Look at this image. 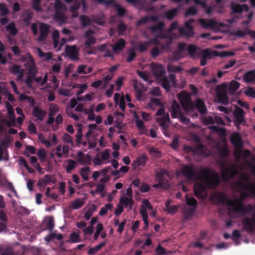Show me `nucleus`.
<instances>
[{
	"mask_svg": "<svg viewBox=\"0 0 255 255\" xmlns=\"http://www.w3.org/2000/svg\"><path fill=\"white\" fill-rule=\"evenodd\" d=\"M181 172L188 179H199L202 182H197L194 185V192L198 198H204L207 195V189H216L220 183L219 174L209 167H205L196 175V169L192 166L183 165Z\"/></svg>",
	"mask_w": 255,
	"mask_h": 255,
	"instance_id": "obj_1",
	"label": "nucleus"
},
{
	"mask_svg": "<svg viewBox=\"0 0 255 255\" xmlns=\"http://www.w3.org/2000/svg\"><path fill=\"white\" fill-rule=\"evenodd\" d=\"M227 205L232 207L229 210L234 213L251 214L253 212L251 217H245L243 220L242 224L247 232L252 233L255 231V205L253 206L249 204L245 206L241 200L235 198L234 200H228Z\"/></svg>",
	"mask_w": 255,
	"mask_h": 255,
	"instance_id": "obj_2",
	"label": "nucleus"
},
{
	"mask_svg": "<svg viewBox=\"0 0 255 255\" xmlns=\"http://www.w3.org/2000/svg\"><path fill=\"white\" fill-rule=\"evenodd\" d=\"M234 54L233 52L230 51L219 52L214 51L212 52L208 48L201 50V51L198 54L199 56H201L200 65L201 66L205 65L207 64V59L208 58H210L213 55L215 56H220L221 57H224L231 56Z\"/></svg>",
	"mask_w": 255,
	"mask_h": 255,
	"instance_id": "obj_3",
	"label": "nucleus"
},
{
	"mask_svg": "<svg viewBox=\"0 0 255 255\" xmlns=\"http://www.w3.org/2000/svg\"><path fill=\"white\" fill-rule=\"evenodd\" d=\"M250 177L246 173H243L239 176V180L237 181V187L245 191H249L255 195V182H250Z\"/></svg>",
	"mask_w": 255,
	"mask_h": 255,
	"instance_id": "obj_4",
	"label": "nucleus"
},
{
	"mask_svg": "<svg viewBox=\"0 0 255 255\" xmlns=\"http://www.w3.org/2000/svg\"><path fill=\"white\" fill-rule=\"evenodd\" d=\"M54 8L55 13L53 16L54 20L62 24L66 22L67 17L65 14L66 11V6L60 1V0H55L54 3Z\"/></svg>",
	"mask_w": 255,
	"mask_h": 255,
	"instance_id": "obj_5",
	"label": "nucleus"
},
{
	"mask_svg": "<svg viewBox=\"0 0 255 255\" xmlns=\"http://www.w3.org/2000/svg\"><path fill=\"white\" fill-rule=\"evenodd\" d=\"M179 102L186 112H192L194 109V105L191 100L190 95L186 91H181L178 95Z\"/></svg>",
	"mask_w": 255,
	"mask_h": 255,
	"instance_id": "obj_6",
	"label": "nucleus"
},
{
	"mask_svg": "<svg viewBox=\"0 0 255 255\" xmlns=\"http://www.w3.org/2000/svg\"><path fill=\"white\" fill-rule=\"evenodd\" d=\"M194 22L193 19H190L189 20L185 21L184 25L183 27H180L178 28L179 34L181 36L191 38L193 37L194 35V32L193 27L191 24Z\"/></svg>",
	"mask_w": 255,
	"mask_h": 255,
	"instance_id": "obj_7",
	"label": "nucleus"
},
{
	"mask_svg": "<svg viewBox=\"0 0 255 255\" xmlns=\"http://www.w3.org/2000/svg\"><path fill=\"white\" fill-rule=\"evenodd\" d=\"M133 201L131 197L128 198L126 196H123L120 198L119 203L117 205V208L115 211V215H120L124 211V206L125 207L129 206L130 210L132 209L133 205Z\"/></svg>",
	"mask_w": 255,
	"mask_h": 255,
	"instance_id": "obj_8",
	"label": "nucleus"
},
{
	"mask_svg": "<svg viewBox=\"0 0 255 255\" xmlns=\"http://www.w3.org/2000/svg\"><path fill=\"white\" fill-rule=\"evenodd\" d=\"M161 81V85L162 87L166 91H169L171 89L172 86L176 85V77L174 74H170L168 77H163V78L159 79Z\"/></svg>",
	"mask_w": 255,
	"mask_h": 255,
	"instance_id": "obj_9",
	"label": "nucleus"
},
{
	"mask_svg": "<svg viewBox=\"0 0 255 255\" xmlns=\"http://www.w3.org/2000/svg\"><path fill=\"white\" fill-rule=\"evenodd\" d=\"M233 114L235 118V124L237 127L241 124L244 125L246 123L244 119L245 112L242 108L236 106Z\"/></svg>",
	"mask_w": 255,
	"mask_h": 255,
	"instance_id": "obj_10",
	"label": "nucleus"
},
{
	"mask_svg": "<svg viewBox=\"0 0 255 255\" xmlns=\"http://www.w3.org/2000/svg\"><path fill=\"white\" fill-rule=\"evenodd\" d=\"M65 51L67 56L71 60L75 61L79 59V48L76 45H67Z\"/></svg>",
	"mask_w": 255,
	"mask_h": 255,
	"instance_id": "obj_11",
	"label": "nucleus"
},
{
	"mask_svg": "<svg viewBox=\"0 0 255 255\" xmlns=\"http://www.w3.org/2000/svg\"><path fill=\"white\" fill-rule=\"evenodd\" d=\"M238 174V171L234 166H231L229 168H224L221 171V176L224 181L234 178Z\"/></svg>",
	"mask_w": 255,
	"mask_h": 255,
	"instance_id": "obj_12",
	"label": "nucleus"
},
{
	"mask_svg": "<svg viewBox=\"0 0 255 255\" xmlns=\"http://www.w3.org/2000/svg\"><path fill=\"white\" fill-rule=\"evenodd\" d=\"M49 25L45 23H41L40 24V34L37 38L38 42L44 41L48 35L49 31Z\"/></svg>",
	"mask_w": 255,
	"mask_h": 255,
	"instance_id": "obj_13",
	"label": "nucleus"
},
{
	"mask_svg": "<svg viewBox=\"0 0 255 255\" xmlns=\"http://www.w3.org/2000/svg\"><path fill=\"white\" fill-rule=\"evenodd\" d=\"M170 112L171 117L173 119L178 118L180 115L182 114L180 106L175 100L172 102Z\"/></svg>",
	"mask_w": 255,
	"mask_h": 255,
	"instance_id": "obj_14",
	"label": "nucleus"
},
{
	"mask_svg": "<svg viewBox=\"0 0 255 255\" xmlns=\"http://www.w3.org/2000/svg\"><path fill=\"white\" fill-rule=\"evenodd\" d=\"M94 31L92 30H88L85 32L84 37L86 39L85 42V46L86 47L89 48L91 45H93L96 42V39L92 35Z\"/></svg>",
	"mask_w": 255,
	"mask_h": 255,
	"instance_id": "obj_15",
	"label": "nucleus"
},
{
	"mask_svg": "<svg viewBox=\"0 0 255 255\" xmlns=\"http://www.w3.org/2000/svg\"><path fill=\"white\" fill-rule=\"evenodd\" d=\"M200 24L204 28H214L217 25V22L214 19H203L201 18L199 20Z\"/></svg>",
	"mask_w": 255,
	"mask_h": 255,
	"instance_id": "obj_16",
	"label": "nucleus"
},
{
	"mask_svg": "<svg viewBox=\"0 0 255 255\" xmlns=\"http://www.w3.org/2000/svg\"><path fill=\"white\" fill-rule=\"evenodd\" d=\"M9 71L13 74L17 75L18 79H21L23 76V69L21 68L20 66L16 64H14L9 68Z\"/></svg>",
	"mask_w": 255,
	"mask_h": 255,
	"instance_id": "obj_17",
	"label": "nucleus"
},
{
	"mask_svg": "<svg viewBox=\"0 0 255 255\" xmlns=\"http://www.w3.org/2000/svg\"><path fill=\"white\" fill-rule=\"evenodd\" d=\"M169 175V172L168 170L161 169L159 171L155 172V180L157 181H161L165 183L167 181V180L165 178V176H168Z\"/></svg>",
	"mask_w": 255,
	"mask_h": 255,
	"instance_id": "obj_18",
	"label": "nucleus"
},
{
	"mask_svg": "<svg viewBox=\"0 0 255 255\" xmlns=\"http://www.w3.org/2000/svg\"><path fill=\"white\" fill-rule=\"evenodd\" d=\"M231 9L233 13H241L244 10H249V7L246 4L241 5L239 4H235L234 2L231 3Z\"/></svg>",
	"mask_w": 255,
	"mask_h": 255,
	"instance_id": "obj_19",
	"label": "nucleus"
},
{
	"mask_svg": "<svg viewBox=\"0 0 255 255\" xmlns=\"http://www.w3.org/2000/svg\"><path fill=\"white\" fill-rule=\"evenodd\" d=\"M152 72L155 77L158 80L163 78L165 71L161 65H155L152 69Z\"/></svg>",
	"mask_w": 255,
	"mask_h": 255,
	"instance_id": "obj_20",
	"label": "nucleus"
},
{
	"mask_svg": "<svg viewBox=\"0 0 255 255\" xmlns=\"http://www.w3.org/2000/svg\"><path fill=\"white\" fill-rule=\"evenodd\" d=\"M217 98L219 103L224 105H227L229 103L228 96L225 91L222 92L218 91L217 93Z\"/></svg>",
	"mask_w": 255,
	"mask_h": 255,
	"instance_id": "obj_21",
	"label": "nucleus"
},
{
	"mask_svg": "<svg viewBox=\"0 0 255 255\" xmlns=\"http://www.w3.org/2000/svg\"><path fill=\"white\" fill-rule=\"evenodd\" d=\"M194 105V109H197L201 115H205L207 113V109L204 102L201 99H197Z\"/></svg>",
	"mask_w": 255,
	"mask_h": 255,
	"instance_id": "obj_22",
	"label": "nucleus"
},
{
	"mask_svg": "<svg viewBox=\"0 0 255 255\" xmlns=\"http://www.w3.org/2000/svg\"><path fill=\"white\" fill-rule=\"evenodd\" d=\"M194 105V109H197L201 115H205L207 113V109L204 102L201 99H197Z\"/></svg>",
	"mask_w": 255,
	"mask_h": 255,
	"instance_id": "obj_23",
	"label": "nucleus"
},
{
	"mask_svg": "<svg viewBox=\"0 0 255 255\" xmlns=\"http://www.w3.org/2000/svg\"><path fill=\"white\" fill-rule=\"evenodd\" d=\"M46 113L45 110L40 109L38 107H36L33 110L32 115L34 117L37 118L40 121H43Z\"/></svg>",
	"mask_w": 255,
	"mask_h": 255,
	"instance_id": "obj_24",
	"label": "nucleus"
},
{
	"mask_svg": "<svg viewBox=\"0 0 255 255\" xmlns=\"http://www.w3.org/2000/svg\"><path fill=\"white\" fill-rule=\"evenodd\" d=\"M231 143L235 146L239 148L242 147L241 137L238 133H234L231 136Z\"/></svg>",
	"mask_w": 255,
	"mask_h": 255,
	"instance_id": "obj_25",
	"label": "nucleus"
},
{
	"mask_svg": "<svg viewBox=\"0 0 255 255\" xmlns=\"http://www.w3.org/2000/svg\"><path fill=\"white\" fill-rule=\"evenodd\" d=\"M133 87L135 91V96L136 99L140 101L143 99L142 95L144 92L143 87H139L137 85V81H133Z\"/></svg>",
	"mask_w": 255,
	"mask_h": 255,
	"instance_id": "obj_26",
	"label": "nucleus"
},
{
	"mask_svg": "<svg viewBox=\"0 0 255 255\" xmlns=\"http://www.w3.org/2000/svg\"><path fill=\"white\" fill-rule=\"evenodd\" d=\"M243 80L247 83H252L255 81V71L250 70L245 73Z\"/></svg>",
	"mask_w": 255,
	"mask_h": 255,
	"instance_id": "obj_27",
	"label": "nucleus"
},
{
	"mask_svg": "<svg viewBox=\"0 0 255 255\" xmlns=\"http://www.w3.org/2000/svg\"><path fill=\"white\" fill-rule=\"evenodd\" d=\"M126 41L123 39H120L113 46V50L115 52L122 51L125 47Z\"/></svg>",
	"mask_w": 255,
	"mask_h": 255,
	"instance_id": "obj_28",
	"label": "nucleus"
},
{
	"mask_svg": "<svg viewBox=\"0 0 255 255\" xmlns=\"http://www.w3.org/2000/svg\"><path fill=\"white\" fill-rule=\"evenodd\" d=\"M178 11L177 7L167 10L164 13V17L168 20H172L178 14Z\"/></svg>",
	"mask_w": 255,
	"mask_h": 255,
	"instance_id": "obj_29",
	"label": "nucleus"
},
{
	"mask_svg": "<svg viewBox=\"0 0 255 255\" xmlns=\"http://www.w3.org/2000/svg\"><path fill=\"white\" fill-rule=\"evenodd\" d=\"M33 16V12L30 9H25L22 12V17H23V20L27 24L29 23Z\"/></svg>",
	"mask_w": 255,
	"mask_h": 255,
	"instance_id": "obj_30",
	"label": "nucleus"
},
{
	"mask_svg": "<svg viewBox=\"0 0 255 255\" xmlns=\"http://www.w3.org/2000/svg\"><path fill=\"white\" fill-rule=\"evenodd\" d=\"M147 161V157L146 156L140 155L138 156L136 159L133 162L132 165L135 164V167L134 168L138 166H144L146 163Z\"/></svg>",
	"mask_w": 255,
	"mask_h": 255,
	"instance_id": "obj_31",
	"label": "nucleus"
},
{
	"mask_svg": "<svg viewBox=\"0 0 255 255\" xmlns=\"http://www.w3.org/2000/svg\"><path fill=\"white\" fill-rule=\"evenodd\" d=\"M158 121L159 123L160 126L163 128H167L168 125H167L168 123L170 122V118L169 114H167L163 117L158 119Z\"/></svg>",
	"mask_w": 255,
	"mask_h": 255,
	"instance_id": "obj_32",
	"label": "nucleus"
},
{
	"mask_svg": "<svg viewBox=\"0 0 255 255\" xmlns=\"http://www.w3.org/2000/svg\"><path fill=\"white\" fill-rule=\"evenodd\" d=\"M164 26L165 25L164 22L159 21L157 24L149 26V29L153 33L160 32L163 30Z\"/></svg>",
	"mask_w": 255,
	"mask_h": 255,
	"instance_id": "obj_33",
	"label": "nucleus"
},
{
	"mask_svg": "<svg viewBox=\"0 0 255 255\" xmlns=\"http://www.w3.org/2000/svg\"><path fill=\"white\" fill-rule=\"evenodd\" d=\"M6 29L9 32V33L12 36H15L17 34L18 30L15 27V24L13 22L9 23L6 27Z\"/></svg>",
	"mask_w": 255,
	"mask_h": 255,
	"instance_id": "obj_34",
	"label": "nucleus"
},
{
	"mask_svg": "<svg viewBox=\"0 0 255 255\" xmlns=\"http://www.w3.org/2000/svg\"><path fill=\"white\" fill-rule=\"evenodd\" d=\"M84 203V201L80 198L76 199L71 203L69 208L75 210L78 209L83 206Z\"/></svg>",
	"mask_w": 255,
	"mask_h": 255,
	"instance_id": "obj_35",
	"label": "nucleus"
},
{
	"mask_svg": "<svg viewBox=\"0 0 255 255\" xmlns=\"http://www.w3.org/2000/svg\"><path fill=\"white\" fill-rule=\"evenodd\" d=\"M217 201L222 204H226L227 205V200L229 199L223 193L219 192L215 195Z\"/></svg>",
	"mask_w": 255,
	"mask_h": 255,
	"instance_id": "obj_36",
	"label": "nucleus"
},
{
	"mask_svg": "<svg viewBox=\"0 0 255 255\" xmlns=\"http://www.w3.org/2000/svg\"><path fill=\"white\" fill-rule=\"evenodd\" d=\"M117 119L115 122V127L120 130H121L122 129L121 125L123 123L124 115L122 113H117Z\"/></svg>",
	"mask_w": 255,
	"mask_h": 255,
	"instance_id": "obj_37",
	"label": "nucleus"
},
{
	"mask_svg": "<svg viewBox=\"0 0 255 255\" xmlns=\"http://www.w3.org/2000/svg\"><path fill=\"white\" fill-rule=\"evenodd\" d=\"M198 50H200V52L201 49L198 48L194 44H190L187 47L188 53L191 56H194L196 54L198 55L199 53L197 52V51Z\"/></svg>",
	"mask_w": 255,
	"mask_h": 255,
	"instance_id": "obj_38",
	"label": "nucleus"
},
{
	"mask_svg": "<svg viewBox=\"0 0 255 255\" xmlns=\"http://www.w3.org/2000/svg\"><path fill=\"white\" fill-rule=\"evenodd\" d=\"M68 165L66 167V173L70 174L71 173L72 170L74 169L76 166V162L72 159L67 160Z\"/></svg>",
	"mask_w": 255,
	"mask_h": 255,
	"instance_id": "obj_39",
	"label": "nucleus"
},
{
	"mask_svg": "<svg viewBox=\"0 0 255 255\" xmlns=\"http://www.w3.org/2000/svg\"><path fill=\"white\" fill-rule=\"evenodd\" d=\"M90 172L89 167H85L81 169L80 175L84 181H87L89 180L88 173Z\"/></svg>",
	"mask_w": 255,
	"mask_h": 255,
	"instance_id": "obj_40",
	"label": "nucleus"
},
{
	"mask_svg": "<svg viewBox=\"0 0 255 255\" xmlns=\"http://www.w3.org/2000/svg\"><path fill=\"white\" fill-rule=\"evenodd\" d=\"M101 4H105L106 5H112L114 8L118 6V3L115 0H95Z\"/></svg>",
	"mask_w": 255,
	"mask_h": 255,
	"instance_id": "obj_41",
	"label": "nucleus"
},
{
	"mask_svg": "<svg viewBox=\"0 0 255 255\" xmlns=\"http://www.w3.org/2000/svg\"><path fill=\"white\" fill-rule=\"evenodd\" d=\"M240 84L235 80L232 81L229 85V90L232 93H235L240 87Z\"/></svg>",
	"mask_w": 255,
	"mask_h": 255,
	"instance_id": "obj_42",
	"label": "nucleus"
},
{
	"mask_svg": "<svg viewBox=\"0 0 255 255\" xmlns=\"http://www.w3.org/2000/svg\"><path fill=\"white\" fill-rule=\"evenodd\" d=\"M80 20L81 22L82 26L85 27L86 26L91 24L92 21L90 18L86 15H81L80 16Z\"/></svg>",
	"mask_w": 255,
	"mask_h": 255,
	"instance_id": "obj_43",
	"label": "nucleus"
},
{
	"mask_svg": "<svg viewBox=\"0 0 255 255\" xmlns=\"http://www.w3.org/2000/svg\"><path fill=\"white\" fill-rule=\"evenodd\" d=\"M59 108L57 105L51 104L49 107V115L51 116H53L59 112Z\"/></svg>",
	"mask_w": 255,
	"mask_h": 255,
	"instance_id": "obj_44",
	"label": "nucleus"
},
{
	"mask_svg": "<svg viewBox=\"0 0 255 255\" xmlns=\"http://www.w3.org/2000/svg\"><path fill=\"white\" fill-rule=\"evenodd\" d=\"M96 208L95 205H93L92 208H90L86 211L84 217L86 220H89L92 217L93 213L96 211Z\"/></svg>",
	"mask_w": 255,
	"mask_h": 255,
	"instance_id": "obj_45",
	"label": "nucleus"
},
{
	"mask_svg": "<svg viewBox=\"0 0 255 255\" xmlns=\"http://www.w3.org/2000/svg\"><path fill=\"white\" fill-rule=\"evenodd\" d=\"M41 0H32V7L36 11L42 10L41 7Z\"/></svg>",
	"mask_w": 255,
	"mask_h": 255,
	"instance_id": "obj_46",
	"label": "nucleus"
},
{
	"mask_svg": "<svg viewBox=\"0 0 255 255\" xmlns=\"http://www.w3.org/2000/svg\"><path fill=\"white\" fill-rule=\"evenodd\" d=\"M186 201L188 205L193 206L194 208H196L197 206V200L193 197H186Z\"/></svg>",
	"mask_w": 255,
	"mask_h": 255,
	"instance_id": "obj_47",
	"label": "nucleus"
},
{
	"mask_svg": "<svg viewBox=\"0 0 255 255\" xmlns=\"http://www.w3.org/2000/svg\"><path fill=\"white\" fill-rule=\"evenodd\" d=\"M210 128L212 130L219 133L221 135L225 136L226 134V129L224 128H221L216 126H213L211 127Z\"/></svg>",
	"mask_w": 255,
	"mask_h": 255,
	"instance_id": "obj_48",
	"label": "nucleus"
},
{
	"mask_svg": "<svg viewBox=\"0 0 255 255\" xmlns=\"http://www.w3.org/2000/svg\"><path fill=\"white\" fill-rule=\"evenodd\" d=\"M182 70V68L180 66H176L172 64L169 65L168 66V71L170 72L180 73Z\"/></svg>",
	"mask_w": 255,
	"mask_h": 255,
	"instance_id": "obj_49",
	"label": "nucleus"
},
{
	"mask_svg": "<svg viewBox=\"0 0 255 255\" xmlns=\"http://www.w3.org/2000/svg\"><path fill=\"white\" fill-rule=\"evenodd\" d=\"M232 239L235 242L236 245H239V239L241 237V234L239 230H235L233 231L232 234Z\"/></svg>",
	"mask_w": 255,
	"mask_h": 255,
	"instance_id": "obj_50",
	"label": "nucleus"
},
{
	"mask_svg": "<svg viewBox=\"0 0 255 255\" xmlns=\"http://www.w3.org/2000/svg\"><path fill=\"white\" fill-rule=\"evenodd\" d=\"M185 148H187L189 151H192L194 152L196 151H202L204 149V146L201 143H199L195 145L194 148H193L190 146H185Z\"/></svg>",
	"mask_w": 255,
	"mask_h": 255,
	"instance_id": "obj_51",
	"label": "nucleus"
},
{
	"mask_svg": "<svg viewBox=\"0 0 255 255\" xmlns=\"http://www.w3.org/2000/svg\"><path fill=\"white\" fill-rule=\"evenodd\" d=\"M80 241L79 235L75 232L71 234L70 241L71 243H78Z\"/></svg>",
	"mask_w": 255,
	"mask_h": 255,
	"instance_id": "obj_52",
	"label": "nucleus"
},
{
	"mask_svg": "<svg viewBox=\"0 0 255 255\" xmlns=\"http://www.w3.org/2000/svg\"><path fill=\"white\" fill-rule=\"evenodd\" d=\"M80 2L78 0H75L74 1L73 4L70 7V11L71 12L77 11V10L80 7Z\"/></svg>",
	"mask_w": 255,
	"mask_h": 255,
	"instance_id": "obj_53",
	"label": "nucleus"
},
{
	"mask_svg": "<svg viewBox=\"0 0 255 255\" xmlns=\"http://www.w3.org/2000/svg\"><path fill=\"white\" fill-rule=\"evenodd\" d=\"M148 45L149 44L147 42H145L144 43H140L137 46L139 52L140 53H142L144 51H146L147 49Z\"/></svg>",
	"mask_w": 255,
	"mask_h": 255,
	"instance_id": "obj_54",
	"label": "nucleus"
},
{
	"mask_svg": "<svg viewBox=\"0 0 255 255\" xmlns=\"http://www.w3.org/2000/svg\"><path fill=\"white\" fill-rule=\"evenodd\" d=\"M197 11L196 9L193 7L191 6L188 8L185 12V16H187L188 15H195L197 14Z\"/></svg>",
	"mask_w": 255,
	"mask_h": 255,
	"instance_id": "obj_55",
	"label": "nucleus"
},
{
	"mask_svg": "<svg viewBox=\"0 0 255 255\" xmlns=\"http://www.w3.org/2000/svg\"><path fill=\"white\" fill-rule=\"evenodd\" d=\"M63 140L64 142L73 145L72 137L68 133H65L63 136Z\"/></svg>",
	"mask_w": 255,
	"mask_h": 255,
	"instance_id": "obj_56",
	"label": "nucleus"
},
{
	"mask_svg": "<svg viewBox=\"0 0 255 255\" xmlns=\"http://www.w3.org/2000/svg\"><path fill=\"white\" fill-rule=\"evenodd\" d=\"M54 227V222L52 217H49L46 225V229L50 232H52Z\"/></svg>",
	"mask_w": 255,
	"mask_h": 255,
	"instance_id": "obj_57",
	"label": "nucleus"
},
{
	"mask_svg": "<svg viewBox=\"0 0 255 255\" xmlns=\"http://www.w3.org/2000/svg\"><path fill=\"white\" fill-rule=\"evenodd\" d=\"M158 37L157 36L150 39L147 42L148 44H152L154 45V46H161V43L158 39Z\"/></svg>",
	"mask_w": 255,
	"mask_h": 255,
	"instance_id": "obj_58",
	"label": "nucleus"
},
{
	"mask_svg": "<svg viewBox=\"0 0 255 255\" xmlns=\"http://www.w3.org/2000/svg\"><path fill=\"white\" fill-rule=\"evenodd\" d=\"M8 14V10L4 3H0V15L4 16Z\"/></svg>",
	"mask_w": 255,
	"mask_h": 255,
	"instance_id": "obj_59",
	"label": "nucleus"
},
{
	"mask_svg": "<svg viewBox=\"0 0 255 255\" xmlns=\"http://www.w3.org/2000/svg\"><path fill=\"white\" fill-rule=\"evenodd\" d=\"M117 11V15L119 17L123 16L126 13V9L118 3V6L115 7Z\"/></svg>",
	"mask_w": 255,
	"mask_h": 255,
	"instance_id": "obj_60",
	"label": "nucleus"
},
{
	"mask_svg": "<svg viewBox=\"0 0 255 255\" xmlns=\"http://www.w3.org/2000/svg\"><path fill=\"white\" fill-rule=\"evenodd\" d=\"M27 55L28 59L26 61V63L25 64V66L26 67H28V66H31V65H35V63H34V60L33 57L30 55V53L27 52Z\"/></svg>",
	"mask_w": 255,
	"mask_h": 255,
	"instance_id": "obj_61",
	"label": "nucleus"
},
{
	"mask_svg": "<svg viewBox=\"0 0 255 255\" xmlns=\"http://www.w3.org/2000/svg\"><path fill=\"white\" fill-rule=\"evenodd\" d=\"M160 54V50L158 46H154L150 51V55L152 57H156Z\"/></svg>",
	"mask_w": 255,
	"mask_h": 255,
	"instance_id": "obj_62",
	"label": "nucleus"
},
{
	"mask_svg": "<svg viewBox=\"0 0 255 255\" xmlns=\"http://www.w3.org/2000/svg\"><path fill=\"white\" fill-rule=\"evenodd\" d=\"M37 156L41 161H44L46 157L45 150L44 148H40L38 151Z\"/></svg>",
	"mask_w": 255,
	"mask_h": 255,
	"instance_id": "obj_63",
	"label": "nucleus"
},
{
	"mask_svg": "<svg viewBox=\"0 0 255 255\" xmlns=\"http://www.w3.org/2000/svg\"><path fill=\"white\" fill-rule=\"evenodd\" d=\"M246 95L252 98H255V90L252 87L248 88L245 92Z\"/></svg>",
	"mask_w": 255,
	"mask_h": 255,
	"instance_id": "obj_64",
	"label": "nucleus"
}]
</instances>
